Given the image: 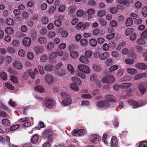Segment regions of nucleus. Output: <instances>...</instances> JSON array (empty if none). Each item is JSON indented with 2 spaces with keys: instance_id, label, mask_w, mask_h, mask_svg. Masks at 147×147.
Instances as JSON below:
<instances>
[{
  "instance_id": "nucleus-16",
  "label": "nucleus",
  "mask_w": 147,
  "mask_h": 147,
  "mask_svg": "<svg viewBox=\"0 0 147 147\" xmlns=\"http://www.w3.org/2000/svg\"><path fill=\"white\" fill-rule=\"evenodd\" d=\"M126 70L128 73L131 75H134L138 73L137 70L134 68L128 67L127 68Z\"/></svg>"
},
{
  "instance_id": "nucleus-19",
  "label": "nucleus",
  "mask_w": 147,
  "mask_h": 147,
  "mask_svg": "<svg viewBox=\"0 0 147 147\" xmlns=\"http://www.w3.org/2000/svg\"><path fill=\"white\" fill-rule=\"evenodd\" d=\"M146 73H140L135 76L133 79L135 80H137L142 78L146 76Z\"/></svg>"
},
{
  "instance_id": "nucleus-62",
  "label": "nucleus",
  "mask_w": 147,
  "mask_h": 147,
  "mask_svg": "<svg viewBox=\"0 0 147 147\" xmlns=\"http://www.w3.org/2000/svg\"><path fill=\"white\" fill-rule=\"evenodd\" d=\"M29 71H25L23 74V77L24 79L26 80L28 78V75H29Z\"/></svg>"
},
{
  "instance_id": "nucleus-48",
  "label": "nucleus",
  "mask_w": 147,
  "mask_h": 147,
  "mask_svg": "<svg viewBox=\"0 0 147 147\" xmlns=\"http://www.w3.org/2000/svg\"><path fill=\"white\" fill-rule=\"evenodd\" d=\"M53 67L50 65H46L45 66L44 69L47 71H50L53 70Z\"/></svg>"
},
{
  "instance_id": "nucleus-42",
  "label": "nucleus",
  "mask_w": 147,
  "mask_h": 147,
  "mask_svg": "<svg viewBox=\"0 0 147 147\" xmlns=\"http://www.w3.org/2000/svg\"><path fill=\"white\" fill-rule=\"evenodd\" d=\"M61 95L62 98L64 99L70 97V96L69 94L65 92L61 93Z\"/></svg>"
},
{
  "instance_id": "nucleus-63",
  "label": "nucleus",
  "mask_w": 147,
  "mask_h": 147,
  "mask_svg": "<svg viewBox=\"0 0 147 147\" xmlns=\"http://www.w3.org/2000/svg\"><path fill=\"white\" fill-rule=\"evenodd\" d=\"M142 14L145 17L147 16V7H145L142 9Z\"/></svg>"
},
{
  "instance_id": "nucleus-32",
  "label": "nucleus",
  "mask_w": 147,
  "mask_h": 147,
  "mask_svg": "<svg viewBox=\"0 0 147 147\" xmlns=\"http://www.w3.org/2000/svg\"><path fill=\"white\" fill-rule=\"evenodd\" d=\"M134 31V29L132 28H128L125 32V34L126 36H128Z\"/></svg>"
},
{
  "instance_id": "nucleus-34",
  "label": "nucleus",
  "mask_w": 147,
  "mask_h": 147,
  "mask_svg": "<svg viewBox=\"0 0 147 147\" xmlns=\"http://www.w3.org/2000/svg\"><path fill=\"white\" fill-rule=\"evenodd\" d=\"M125 61L127 64L132 65L134 63L135 61L133 59L127 58L125 59Z\"/></svg>"
},
{
  "instance_id": "nucleus-41",
  "label": "nucleus",
  "mask_w": 147,
  "mask_h": 147,
  "mask_svg": "<svg viewBox=\"0 0 147 147\" xmlns=\"http://www.w3.org/2000/svg\"><path fill=\"white\" fill-rule=\"evenodd\" d=\"M70 55L71 57L73 58H76L78 56L77 52L75 51H71L70 52Z\"/></svg>"
},
{
  "instance_id": "nucleus-14",
  "label": "nucleus",
  "mask_w": 147,
  "mask_h": 147,
  "mask_svg": "<svg viewBox=\"0 0 147 147\" xmlns=\"http://www.w3.org/2000/svg\"><path fill=\"white\" fill-rule=\"evenodd\" d=\"M34 50L35 53L38 54L43 52V48L42 46H36L34 47Z\"/></svg>"
},
{
  "instance_id": "nucleus-11",
  "label": "nucleus",
  "mask_w": 147,
  "mask_h": 147,
  "mask_svg": "<svg viewBox=\"0 0 147 147\" xmlns=\"http://www.w3.org/2000/svg\"><path fill=\"white\" fill-rule=\"evenodd\" d=\"M118 142L117 138L114 136H113L111 139V147H117Z\"/></svg>"
},
{
  "instance_id": "nucleus-55",
  "label": "nucleus",
  "mask_w": 147,
  "mask_h": 147,
  "mask_svg": "<svg viewBox=\"0 0 147 147\" xmlns=\"http://www.w3.org/2000/svg\"><path fill=\"white\" fill-rule=\"evenodd\" d=\"M5 87L10 90H13L14 89L13 86H12L11 84L8 83H5Z\"/></svg>"
},
{
  "instance_id": "nucleus-31",
  "label": "nucleus",
  "mask_w": 147,
  "mask_h": 147,
  "mask_svg": "<svg viewBox=\"0 0 147 147\" xmlns=\"http://www.w3.org/2000/svg\"><path fill=\"white\" fill-rule=\"evenodd\" d=\"M89 42L90 45L93 47L96 46L97 45V41L94 38L90 39L89 40Z\"/></svg>"
},
{
  "instance_id": "nucleus-29",
  "label": "nucleus",
  "mask_w": 147,
  "mask_h": 147,
  "mask_svg": "<svg viewBox=\"0 0 147 147\" xmlns=\"http://www.w3.org/2000/svg\"><path fill=\"white\" fill-rule=\"evenodd\" d=\"M13 29L10 27H7L5 29V32L7 34H11L13 33Z\"/></svg>"
},
{
  "instance_id": "nucleus-64",
  "label": "nucleus",
  "mask_w": 147,
  "mask_h": 147,
  "mask_svg": "<svg viewBox=\"0 0 147 147\" xmlns=\"http://www.w3.org/2000/svg\"><path fill=\"white\" fill-rule=\"evenodd\" d=\"M139 147H147V142L143 141L139 145Z\"/></svg>"
},
{
  "instance_id": "nucleus-23",
  "label": "nucleus",
  "mask_w": 147,
  "mask_h": 147,
  "mask_svg": "<svg viewBox=\"0 0 147 147\" xmlns=\"http://www.w3.org/2000/svg\"><path fill=\"white\" fill-rule=\"evenodd\" d=\"M109 55V53L108 52H105L101 54L100 57V59L104 60L107 59Z\"/></svg>"
},
{
  "instance_id": "nucleus-39",
  "label": "nucleus",
  "mask_w": 147,
  "mask_h": 147,
  "mask_svg": "<svg viewBox=\"0 0 147 147\" xmlns=\"http://www.w3.org/2000/svg\"><path fill=\"white\" fill-rule=\"evenodd\" d=\"M65 9V6L63 4H61L59 6L58 10L59 12H63L64 11Z\"/></svg>"
},
{
  "instance_id": "nucleus-13",
  "label": "nucleus",
  "mask_w": 147,
  "mask_h": 147,
  "mask_svg": "<svg viewBox=\"0 0 147 147\" xmlns=\"http://www.w3.org/2000/svg\"><path fill=\"white\" fill-rule=\"evenodd\" d=\"M72 83L78 84L80 86L82 82L80 79L76 77H73L71 78Z\"/></svg>"
},
{
  "instance_id": "nucleus-58",
  "label": "nucleus",
  "mask_w": 147,
  "mask_h": 147,
  "mask_svg": "<svg viewBox=\"0 0 147 147\" xmlns=\"http://www.w3.org/2000/svg\"><path fill=\"white\" fill-rule=\"evenodd\" d=\"M78 129H74L71 132L72 135L75 136H79Z\"/></svg>"
},
{
  "instance_id": "nucleus-54",
  "label": "nucleus",
  "mask_w": 147,
  "mask_h": 147,
  "mask_svg": "<svg viewBox=\"0 0 147 147\" xmlns=\"http://www.w3.org/2000/svg\"><path fill=\"white\" fill-rule=\"evenodd\" d=\"M30 119H31L32 120H33V118L31 117L30 118L28 117H26L20 119V122L25 123L27 121H30Z\"/></svg>"
},
{
  "instance_id": "nucleus-18",
  "label": "nucleus",
  "mask_w": 147,
  "mask_h": 147,
  "mask_svg": "<svg viewBox=\"0 0 147 147\" xmlns=\"http://www.w3.org/2000/svg\"><path fill=\"white\" fill-rule=\"evenodd\" d=\"M87 58L83 55H82L80 57L79 60L81 63L86 64L89 62V60Z\"/></svg>"
},
{
  "instance_id": "nucleus-36",
  "label": "nucleus",
  "mask_w": 147,
  "mask_h": 147,
  "mask_svg": "<svg viewBox=\"0 0 147 147\" xmlns=\"http://www.w3.org/2000/svg\"><path fill=\"white\" fill-rule=\"evenodd\" d=\"M5 22L6 24L8 25H13L14 24L13 20L10 18L7 19L5 20Z\"/></svg>"
},
{
  "instance_id": "nucleus-5",
  "label": "nucleus",
  "mask_w": 147,
  "mask_h": 147,
  "mask_svg": "<svg viewBox=\"0 0 147 147\" xmlns=\"http://www.w3.org/2000/svg\"><path fill=\"white\" fill-rule=\"evenodd\" d=\"M22 43L23 45L24 46L28 47L31 44V39L29 37H25L23 39Z\"/></svg>"
},
{
  "instance_id": "nucleus-9",
  "label": "nucleus",
  "mask_w": 147,
  "mask_h": 147,
  "mask_svg": "<svg viewBox=\"0 0 147 147\" xmlns=\"http://www.w3.org/2000/svg\"><path fill=\"white\" fill-rule=\"evenodd\" d=\"M13 66L15 68L19 70L21 69L23 67L22 63L18 61H15L13 63Z\"/></svg>"
},
{
  "instance_id": "nucleus-44",
  "label": "nucleus",
  "mask_w": 147,
  "mask_h": 147,
  "mask_svg": "<svg viewBox=\"0 0 147 147\" xmlns=\"http://www.w3.org/2000/svg\"><path fill=\"white\" fill-rule=\"evenodd\" d=\"M35 89V90L40 92H43L44 90V88L41 86H36Z\"/></svg>"
},
{
  "instance_id": "nucleus-15",
  "label": "nucleus",
  "mask_w": 147,
  "mask_h": 147,
  "mask_svg": "<svg viewBox=\"0 0 147 147\" xmlns=\"http://www.w3.org/2000/svg\"><path fill=\"white\" fill-rule=\"evenodd\" d=\"M138 88L140 93L143 94L145 92L146 89L142 83H140L138 86Z\"/></svg>"
},
{
  "instance_id": "nucleus-24",
  "label": "nucleus",
  "mask_w": 147,
  "mask_h": 147,
  "mask_svg": "<svg viewBox=\"0 0 147 147\" xmlns=\"http://www.w3.org/2000/svg\"><path fill=\"white\" fill-rule=\"evenodd\" d=\"M69 86L70 88L73 90L78 91L79 90V88L77 84L72 83L70 84Z\"/></svg>"
},
{
  "instance_id": "nucleus-10",
  "label": "nucleus",
  "mask_w": 147,
  "mask_h": 147,
  "mask_svg": "<svg viewBox=\"0 0 147 147\" xmlns=\"http://www.w3.org/2000/svg\"><path fill=\"white\" fill-rule=\"evenodd\" d=\"M72 101V100L71 97L65 98L63 100L62 104L64 106H67L70 104L71 103Z\"/></svg>"
},
{
  "instance_id": "nucleus-56",
  "label": "nucleus",
  "mask_w": 147,
  "mask_h": 147,
  "mask_svg": "<svg viewBox=\"0 0 147 147\" xmlns=\"http://www.w3.org/2000/svg\"><path fill=\"white\" fill-rule=\"evenodd\" d=\"M88 43L87 40L85 39L82 38L80 40L81 45L82 46L87 45Z\"/></svg>"
},
{
  "instance_id": "nucleus-20",
  "label": "nucleus",
  "mask_w": 147,
  "mask_h": 147,
  "mask_svg": "<svg viewBox=\"0 0 147 147\" xmlns=\"http://www.w3.org/2000/svg\"><path fill=\"white\" fill-rule=\"evenodd\" d=\"M128 56L129 57H131L134 59H136L137 57L136 54L132 50H129Z\"/></svg>"
},
{
  "instance_id": "nucleus-45",
  "label": "nucleus",
  "mask_w": 147,
  "mask_h": 147,
  "mask_svg": "<svg viewBox=\"0 0 147 147\" xmlns=\"http://www.w3.org/2000/svg\"><path fill=\"white\" fill-rule=\"evenodd\" d=\"M98 21L100 23V25L102 26H105L107 24V23L106 21L102 19H99L98 20Z\"/></svg>"
},
{
  "instance_id": "nucleus-50",
  "label": "nucleus",
  "mask_w": 147,
  "mask_h": 147,
  "mask_svg": "<svg viewBox=\"0 0 147 147\" xmlns=\"http://www.w3.org/2000/svg\"><path fill=\"white\" fill-rule=\"evenodd\" d=\"M118 67V66L117 65H114L110 67L109 68V70L111 72L117 69Z\"/></svg>"
},
{
  "instance_id": "nucleus-28",
  "label": "nucleus",
  "mask_w": 147,
  "mask_h": 147,
  "mask_svg": "<svg viewBox=\"0 0 147 147\" xmlns=\"http://www.w3.org/2000/svg\"><path fill=\"white\" fill-rule=\"evenodd\" d=\"M1 123L2 125L6 126H9L10 125L9 121L7 119H3L1 121Z\"/></svg>"
},
{
  "instance_id": "nucleus-12",
  "label": "nucleus",
  "mask_w": 147,
  "mask_h": 147,
  "mask_svg": "<svg viewBox=\"0 0 147 147\" xmlns=\"http://www.w3.org/2000/svg\"><path fill=\"white\" fill-rule=\"evenodd\" d=\"M135 67L140 69L145 70L147 69V65L143 63H139L135 65Z\"/></svg>"
},
{
  "instance_id": "nucleus-27",
  "label": "nucleus",
  "mask_w": 147,
  "mask_h": 147,
  "mask_svg": "<svg viewBox=\"0 0 147 147\" xmlns=\"http://www.w3.org/2000/svg\"><path fill=\"white\" fill-rule=\"evenodd\" d=\"M67 69L68 71L71 74H73L75 72L74 67L73 66L70 64H68L67 66Z\"/></svg>"
},
{
  "instance_id": "nucleus-53",
  "label": "nucleus",
  "mask_w": 147,
  "mask_h": 147,
  "mask_svg": "<svg viewBox=\"0 0 147 147\" xmlns=\"http://www.w3.org/2000/svg\"><path fill=\"white\" fill-rule=\"evenodd\" d=\"M0 76L4 80H6L7 79V75L5 72H2L0 73Z\"/></svg>"
},
{
  "instance_id": "nucleus-1",
  "label": "nucleus",
  "mask_w": 147,
  "mask_h": 147,
  "mask_svg": "<svg viewBox=\"0 0 147 147\" xmlns=\"http://www.w3.org/2000/svg\"><path fill=\"white\" fill-rule=\"evenodd\" d=\"M78 69L80 71L85 74H88L90 70L88 67L83 64H79L78 66Z\"/></svg>"
},
{
  "instance_id": "nucleus-22",
  "label": "nucleus",
  "mask_w": 147,
  "mask_h": 147,
  "mask_svg": "<svg viewBox=\"0 0 147 147\" xmlns=\"http://www.w3.org/2000/svg\"><path fill=\"white\" fill-rule=\"evenodd\" d=\"M38 139V136L37 134H35L32 136L31 138V142L33 144H35L37 142Z\"/></svg>"
},
{
  "instance_id": "nucleus-26",
  "label": "nucleus",
  "mask_w": 147,
  "mask_h": 147,
  "mask_svg": "<svg viewBox=\"0 0 147 147\" xmlns=\"http://www.w3.org/2000/svg\"><path fill=\"white\" fill-rule=\"evenodd\" d=\"M105 98L107 100L111 101L114 102L115 100V97L113 95L110 94H107L105 96Z\"/></svg>"
},
{
  "instance_id": "nucleus-4",
  "label": "nucleus",
  "mask_w": 147,
  "mask_h": 147,
  "mask_svg": "<svg viewBox=\"0 0 147 147\" xmlns=\"http://www.w3.org/2000/svg\"><path fill=\"white\" fill-rule=\"evenodd\" d=\"M55 104V102L52 99H49L46 100L45 104L48 108H53Z\"/></svg>"
},
{
  "instance_id": "nucleus-49",
  "label": "nucleus",
  "mask_w": 147,
  "mask_h": 147,
  "mask_svg": "<svg viewBox=\"0 0 147 147\" xmlns=\"http://www.w3.org/2000/svg\"><path fill=\"white\" fill-rule=\"evenodd\" d=\"M93 69L96 71H99L102 69L101 67L99 65L95 64L93 67Z\"/></svg>"
},
{
  "instance_id": "nucleus-8",
  "label": "nucleus",
  "mask_w": 147,
  "mask_h": 147,
  "mask_svg": "<svg viewBox=\"0 0 147 147\" xmlns=\"http://www.w3.org/2000/svg\"><path fill=\"white\" fill-rule=\"evenodd\" d=\"M45 80L46 82L49 85L52 84L54 81V78L53 76L49 74L47 75Z\"/></svg>"
},
{
  "instance_id": "nucleus-61",
  "label": "nucleus",
  "mask_w": 147,
  "mask_h": 147,
  "mask_svg": "<svg viewBox=\"0 0 147 147\" xmlns=\"http://www.w3.org/2000/svg\"><path fill=\"white\" fill-rule=\"evenodd\" d=\"M55 53L57 56H61L63 54V51L61 49H57Z\"/></svg>"
},
{
  "instance_id": "nucleus-25",
  "label": "nucleus",
  "mask_w": 147,
  "mask_h": 147,
  "mask_svg": "<svg viewBox=\"0 0 147 147\" xmlns=\"http://www.w3.org/2000/svg\"><path fill=\"white\" fill-rule=\"evenodd\" d=\"M38 41L40 44H44L47 42V40L45 37H40L38 38Z\"/></svg>"
},
{
  "instance_id": "nucleus-57",
  "label": "nucleus",
  "mask_w": 147,
  "mask_h": 147,
  "mask_svg": "<svg viewBox=\"0 0 147 147\" xmlns=\"http://www.w3.org/2000/svg\"><path fill=\"white\" fill-rule=\"evenodd\" d=\"M140 37L144 39L147 38V29L144 31L140 35Z\"/></svg>"
},
{
  "instance_id": "nucleus-47",
  "label": "nucleus",
  "mask_w": 147,
  "mask_h": 147,
  "mask_svg": "<svg viewBox=\"0 0 147 147\" xmlns=\"http://www.w3.org/2000/svg\"><path fill=\"white\" fill-rule=\"evenodd\" d=\"M102 140L104 143L106 144H108V140L107 138V134H104L103 135Z\"/></svg>"
},
{
  "instance_id": "nucleus-33",
  "label": "nucleus",
  "mask_w": 147,
  "mask_h": 147,
  "mask_svg": "<svg viewBox=\"0 0 147 147\" xmlns=\"http://www.w3.org/2000/svg\"><path fill=\"white\" fill-rule=\"evenodd\" d=\"M126 45V43L125 42H123L120 43L116 48V50L119 51L120 50L122 47L125 46Z\"/></svg>"
},
{
  "instance_id": "nucleus-43",
  "label": "nucleus",
  "mask_w": 147,
  "mask_h": 147,
  "mask_svg": "<svg viewBox=\"0 0 147 147\" xmlns=\"http://www.w3.org/2000/svg\"><path fill=\"white\" fill-rule=\"evenodd\" d=\"M92 55V53L91 51L90 50H87L85 53L84 55L86 58H90Z\"/></svg>"
},
{
  "instance_id": "nucleus-21",
  "label": "nucleus",
  "mask_w": 147,
  "mask_h": 147,
  "mask_svg": "<svg viewBox=\"0 0 147 147\" xmlns=\"http://www.w3.org/2000/svg\"><path fill=\"white\" fill-rule=\"evenodd\" d=\"M136 43L139 45H144L146 44V41L145 39L140 37L137 41Z\"/></svg>"
},
{
  "instance_id": "nucleus-37",
  "label": "nucleus",
  "mask_w": 147,
  "mask_h": 147,
  "mask_svg": "<svg viewBox=\"0 0 147 147\" xmlns=\"http://www.w3.org/2000/svg\"><path fill=\"white\" fill-rule=\"evenodd\" d=\"M18 55L20 57H24L26 56L25 51L22 49H20L18 52Z\"/></svg>"
},
{
  "instance_id": "nucleus-52",
  "label": "nucleus",
  "mask_w": 147,
  "mask_h": 147,
  "mask_svg": "<svg viewBox=\"0 0 147 147\" xmlns=\"http://www.w3.org/2000/svg\"><path fill=\"white\" fill-rule=\"evenodd\" d=\"M56 7L55 6L53 5L51 6L50 7L49 10L48 11V13H52L55 11L56 9Z\"/></svg>"
},
{
  "instance_id": "nucleus-59",
  "label": "nucleus",
  "mask_w": 147,
  "mask_h": 147,
  "mask_svg": "<svg viewBox=\"0 0 147 147\" xmlns=\"http://www.w3.org/2000/svg\"><path fill=\"white\" fill-rule=\"evenodd\" d=\"M105 11L104 10H100L98 11L97 12L98 16L100 17L104 16L105 14Z\"/></svg>"
},
{
  "instance_id": "nucleus-7",
  "label": "nucleus",
  "mask_w": 147,
  "mask_h": 147,
  "mask_svg": "<svg viewBox=\"0 0 147 147\" xmlns=\"http://www.w3.org/2000/svg\"><path fill=\"white\" fill-rule=\"evenodd\" d=\"M53 134V132L50 130L44 131L42 133V136L43 138H47L51 137Z\"/></svg>"
},
{
  "instance_id": "nucleus-30",
  "label": "nucleus",
  "mask_w": 147,
  "mask_h": 147,
  "mask_svg": "<svg viewBox=\"0 0 147 147\" xmlns=\"http://www.w3.org/2000/svg\"><path fill=\"white\" fill-rule=\"evenodd\" d=\"M12 61V57L9 56H7L5 58V62L7 65L10 64Z\"/></svg>"
},
{
  "instance_id": "nucleus-2",
  "label": "nucleus",
  "mask_w": 147,
  "mask_h": 147,
  "mask_svg": "<svg viewBox=\"0 0 147 147\" xmlns=\"http://www.w3.org/2000/svg\"><path fill=\"white\" fill-rule=\"evenodd\" d=\"M115 80L114 77L111 75L106 76L102 79V82L103 83H112Z\"/></svg>"
},
{
  "instance_id": "nucleus-17",
  "label": "nucleus",
  "mask_w": 147,
  "mask_h": 147,
  "mask_svg": "<svg viewBox=\"0 0 147 147\" xmlns=\"http://www.w3.org/2000/svg\"><path fill=\"white\" fill-rule=\"evenodd\" d=\"M131 83L130 82L124 83L119 85V86L121 88L126 89L131 87Z\"/></svg>"
},
{
  "instance_id": "nucleus-46",
  "label": "nucleus",
  "mask_w": 147,
  "mask_h": 147,
  "mask_svg": "<svg viewBox=\"0 0 147 147\" xmlns=\"http://www.w3.org/2000/svg\"><path fill=\"white\" fill-rule=\"evenodd\" d=\"M54 46V44L52 42H50L48 44L47 46V50L50 51L51 50Z\"/></svg>"
},
{
  "instance_id": "nucleus-6",
  "label": "nucleus",
  "mask_w": 147,
  "mask_h": 147,
  "mask_svg": "<svg viewBox=\"0 0 147 147\" xmlns=\"http://www.w3.org/2000/svg\"><path fill=\"white\" fill-rule=\"evenodd\" d=\"M127 102L128 103L129 105H132L134 108H137L144 105V104L139 103L131 100H128Z\"/></svg>"
},
{
  "instance_id": "nucleus-38",
  "label": "nucleus",
  "mask_w": 147,
  "mask_h": 147,
  "mask_svg": "<svg viewBox=\"0 0 147 147\" xmlns=\"http://www.w3.org/2000/svg\"><path fill=\"white\" fill-rule=\"evenodd\" d=\"M112 59L110 58H108L105 61V63L107 66H109L112 64Z\"/></svg>"
},
{
  "instance_id": "nucleus-35",
  "label": "nucleus",
  "mask_w": 147,
  "mask_h": 147,
  "mask_svg": "<svg viewBox=\"0 0 147 147\" xmlns=\"http://www.w3.org/2000/svg\"><path fill=\"white\" fill-rule=\"evenodd\" d=\"M133 23V20L130 18H127L126 22V25L127 26H129L132 25Z\"/></svg>"
},
{
  "instance_id": "nucleus-3",
  "label": "nucleus",
  "mask_w": 147,
  "mask_h": 147,
  "mask_svg": "<svg viewBox=\"0 0 147 147\" xmlns=\"http://www.w3.org/2000/svg\"><path fill=\"white\" fill-rule=\"evenodd\" d=\"M89 139L91 142L95 144L98 143L100 140L99 136L95 134L91 135L89 137Z\"/></svg>"
},
{
  "instance_id": "nucleus-51",
  "label": "nucleus",
  "mask_w": 147,
  "mask_h": 147,
  "mask_svg": "<svg viewBox=\"0 0 147 147\" xmlns=\"http://www.w3.org/2000/svg\"><path fill=\"white\" fill-rule=\"evenodd\" d=\"M47 59V57L45 54H43L42 55L40 58V61L42 62L46 61Z\"/></svg>"
},
{
  "instance_id": "nucleus-40",
  "label": "nucleus",
  "mask_w": 147,
  "mask_h": 147,
  "mask_svg": "<svg viewBox=\"0 0 147 147\" xmlns=\"http://www.w3.org/2000/svg\"><path fill=\"white\" fill-rule=\"evenodd\" d=\"M55 74L58 76H61L65 75V72L63 70L61 69L60 71H56Z\"/></svg>"
},
{
  "instance_id": "nucleus-60",
  "label": "nucleus",
  "mask_w": 147,
  "mask_h": 147,
  "mask_svg": "<svg viewBox=\"0 0 147 147\" xmlns=\"http://www.w3.org/2000/svg\"><path fill=\"white\" fill-rule=\"evenodd\" d=\"M20 127V125H15L10 127V129L11 131H14L18 128Z\"/></svg>"
}]
</instances>
